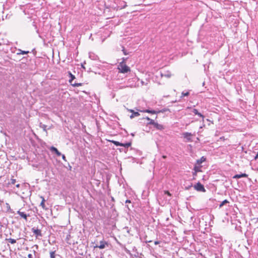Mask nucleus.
Masks as SVG:
<instances>
[{
    "mask_svg": "<svg viewBox=\"0 0 258 258\" xmlns=\"http://www.w3.org/2000/svg\"><path fill=\"white\" fill-rule=\"evenodd\" d=\"M118 69L121 73H126L130 72V68L124 62H120L119 63Z\"/></svg>",
    "mask_w": 258,
    "mask_h": 258,
    "instance_id": "1",
    "label": "nucleus"
},
{
    "mask_svg": "<svg viewBox=\"0 0 258 258\" xmlns=\"http://www.w3.org/2000/svg\"><path fill=\"white\" fill-rule=\"evenodd\" d=\"M68 73H69V75L70 77L69 82L72 86H75V87H78V86H81V83H73V81L74 79H75V76L73 75L70 72H69Z\"/></svg>",
    "mask_w": 258,
    "mask_h": 258,
    "instance_id": "2",
    "label": "nucleus"
},
{
    "mask_svg": "<svg viewBox=\"0 0 258 258\" xmlns=\"http://www.w3.org/2000/svg\"><path fill=\"white\" fill-rule=\"evenodd\" d=\"M194 188L195 189L199 191H205V189L204 188V185L202 184L200 182H198L196 185H195Z\"/></svg>",
    "mask_w": 258,
    "mask_h": 258,
    "instance_id": "3",
    "label": "nucleus"
},
{
    "mask_svg": "<svg viewBox=\"0 0 258 258\" xmlns=\"http://www.w3.org/2000/svg\"><path fill=\"white\" fill-rule=\"evenodd\" d=\"M32 231L34 233V235H36V237L37 236H41V231L40 229H35V228H32Z\"/></svg>",
    "mask_w": 258,
    "mask_h": 258,
    "instance_id": "4",
    "label": "nucleus"
},
{
    "mask_svg": "<svg viewBox=\"0 0 258 258\" xmlns=\"http://www.w3.org/2000/svg\"><path fill=\"white\" fill-rule=\"evenodd\" d=\"M192 136V134L191 133L185 132L183 134V137L186 139L187 141H190L191 138L190 137Z\"/></svg>",
    "mask_w": 258,
    "mask_h": 258,
    "instance_id": "5",
    "label": "nucleus"
},
{
    "mask_svg": "<svg viewBox=\"0 0 258 258\" xmlns=\"http://www.w3.org/2000/svg\"><path fill=\"white\" fill-rule=\"evenodd\" d=\"M247 176H248L247 174H246L245 173H242V174H236V175H235L233 176V178L238 179V178H241V177H246Z\"/></svg>",
    "mask_w": 258,
    "mask_h": 258,
    "instance_id": "6",
    "label": "nucleus"
},
{
    "mask_svg": "<svg viewBox=\"0 0 258 258\" xmlns=\"http://www.w3.org/2000/svg\"><path fill=\"white\" fill-rule=\"evenodd\" d=\"M100 245H96L94 246L95 248L98 247L100 249H103L105 247V245L107 244L106 242H104L103 241H101L100 242Z\"/></svg>",
    "mask_w": 258,
    "mask_h": 258,
    "instance_id": "7",
    "label": "nucleus"
},
{
    "mask_svg": "<svg viewBox=\"0 0 258 258\" xmlns=\"http://www.w3.org/2000/svg\"><path fill=\"white\" fill-rule=\"evenodd\" d=\"M17 213L23 218H24L26 221L27 220V217L28 215H27L26 214H25L24 212H21L20 211H18Z\"/></svg>",
    "mask_w": 258,
    "mask_h": 258,
    "instance_id": "8",
    "label": "nucleus"
},
{
    "mask_svg": "<svg viewBox=\"0 0 258 258\" xmlns=\"http://www.w3.org/2000/svg\"><path fill=\"white\" fill-rule=\"evenodd\" d=\"M50 150L52 152H54L58 156L61 155V153L56 148L54 147H51L50 148Z\"/></svg>",
    "mask_w": 258,
    "mask_h": 258,
    "instance_id": "9",
    "label": "nucleus"
},
{
    "mask_svg": "<svg viewBox=\"0 0 258 258\" xmlns=\"http://www.w3.org/2000/svg\"><path fill=\"white\" fill-rule=\"evenodd\" d=\"M130 111L133 113L130 115V118H133L134 117L138 116L140 115V114L138 112H135L133 110H130Z\"/></svg>",
    "mask_w": 258,
    "mask_h": 258,
    "instance_id": "10",
    "label": "nucleus"
},
{
    "mask_svg": "<svg viewBox=\"0 0 258 258\" xmlns=\"http://www.w3.org/2000/svg\"><path fill=\"white\" fill-rule=\"evenodd\" d=\"M154 126L159 130H162V129H163V125L158 123L157 122H155V124L154 125Z\"/></svg>",
    "mask_w": 258,
    "mask_h": 258,
    "instance_id": "11",
    "label": "nucleus"
},
{
    "mask_svg": "<svg viewBox=\"0 0 258 258\" xmlns=\"http://www.w3.org/2000/svg\"><path fill=\"white\" fill-rule=\"evenodd\" d=\"M192 112L196 114V115H198V116H199L200 117H202L203 118L204 117V115H202L201 113L199 112L198 110L197 109H194L192 110Z\"/></svg>",
    "mask_w": 258,
    "mask_h": 258,
    "instance_id": "12",
    "label": "nucleus"
},
{
    "mask_svg": "<svg viewBox=\"0 0 258 258\" xmlns=\"http://www.w3.org/2000/svg\"><path fill=\"white\" fill-rule=\"evenodd\" d=\"M205 160H206V158H205L204 157H202L201 158V159L197 160V164L200 165L201 163H202Z\"/></svg>",
    "mask_w": 258,
    "mask_h": 258,
    "instance_id": "13",
    "label": "nucleus"
},
{
    "mask_svg": "<svg viewBox=\"0 0 258 258\" xmlns=\"http://www.w3.org/2000/svg\"><path fill=\"white\" fill-rule=\"evenodd\" d=\"M140 111L144 112H148V113H152V114H156L157 113V111H156L155 110H151L149 109H146V110H143V111L141 110Z\"/></svg>",
    "mask_w": 258,
    "mask_h": 258,
    "instance_id": "14",
    "label": "nucleus"
},
{
    "mask_svg": "<svg viewBox=\"0 0 258 258\" xmlns=\"http://www.w3.org/2000/svg\"><path fill=\"white\" fill-rule=\"evenodd\" d=\"M201 166L195 165L194 170V171H195L196 172H201Z\"/></svg>",
    "mask_w": 258,
    "mask_h": 258,
    "instance_id": "15",
    "label": "nucleus"
},
{
    "mask_svg": "<svg viewBox=\"0 0 258 258\" xmlns=\"http://www.w3.org/2000/svg\"><path fill=\"white\" fill-rule=\"evenodd\" d=\"M6 240L8 241L9 242H10L12 244H14L16 242V240L15 239H12V238H6Z\"/></svg>",
    "mask_w": 258,
    "mask_h": 258,
    "instance_id": "16",
    "label": "nucleus"
},
{
    "mask_svg": "<svg viewBox=\"0 0 258 258\" xmlns=\"http://www.w3.org/2000/svg\"><path fill=\"white\" fill-rule=\"evenodd\" d=\"M41 198L42 199V201L40 203V206L42 207L43 209H45V199L43 197H41Z\"/></svg>",
    "mask_w": 258,
    "mask_h": 258,
    "instance_id": "17",
    "label": "nucleus"
},
{
    "mask_svg": "<svg viewBox=\"0 0 258 258\" xmlns=\"http://www.w3.org/2000/svg\"><path fill=\"white\" fill-rule=\"evenodd\" d=\"M6 206L7 211L8 212L12 213V210L11 208L10 205L8 203L6 204Z\"/></svg>",
    "mask_w": 258,
    "mask_h": 258,
    "instance_id": "18",
    "label": "nucleus"
},
{
    "mask_svg": "<svg viewBox=\"0 0 258 258\" xmlns=\"http://www.w3.org/2000/svg\"><path fill=\"white\" fill-rule=\"evenodd\" d=\"M19 51L20 52L17 53L18 54H27L29 53L28 51H26L21 50L20 49H19Z\"/></svg>",
    "mask_w": 258,
    "mask_h": 258,
    "instance_id": "19",
    "label": "nucleus"
},
{
    "mask_svg": "<svg viewBox=\"0 0 258 258\" xmlns=\"http://www.w3.org/2000/svg\"><path fill=\"white\" fill-rule=\"evenodd\" d=\"M131 145V143H125V144H122V143L121 146L124 147L125 148H128V147H130Z\"/></svg>",
    "mask_w": 258,
    "mask_h": 258,
    "instance_id": "20",
    "label": "nucleus"
},
{
    "mask_svg": "<svg viewBox=\"0 0 258 258\" xmlns=\"http://www.w3.org/2000/svg\"><path fill=\"white\" fill-rule=\"evenodd\" d=\"M229 202L227 200H224L220 205L219 207L221 208L225 204L228 203Z\"/></svg>",
    "mask_w": 258,
    "mask_h": 258,
    "instance_id": "21",
    "label": "nucleus"
},
{
    "mask_svg": "<svg viewBox=\"0 0 258 258\" xmlns=\"http://www.w3.org/2000/svg\"><path fill=\"white\" fill-rule=\"evenodd\" d=\"M189 95V92H182L181 93V98H182L184 96H187Z\"/></svg>",
    "mask_w": 258,
    "mask_h": 258,
    "instance_id": "22",
    "label": "nucleus"
},
{
    "mask_svg": "<svg viewBox=\"0 0 258 258\" xmlns=\"http://www.w3.org/2000/svg\"><path fill=\"white\" fill-rule=\"evenodd\" d=\"M112 142L116 146H121L122 143H120L117 141H112Z\"/></svg>",
    "mask_w": 258,
    "mask_h": 258,
    "instance_id": "23",
    "label": "nucleus"
},
{
    "mask_svg": "<svg viewBox=\"0 0 258 258\" xmlns=\"http://www.w3.org/2000/svg\"><path fill=\"white\" fill-rule=\"evenodd\" d=\"M50 258H55V251H51L50 252Z\"/></svg>",
    "mask_w": 258,
    "mask_h": 258,
    "instance_id": "24",
    "label": "nucleus"
},
{
    "mask_svg": "<svg viewBox=\"0 0 258 258\" xmlns=\"http://www.w3.org/2000/svg\"><path fill=\"white\" fill-rule=\"evenodd\" d=\"M122 51L124 55H127L129 54V53L128 52H127V51L124 49V47L122 46Z\"/></svg>",
    "mask_w": 258,
    "mask_h": 258,
    "instance_id": "25",
    "label": "nucleus"
},
{
    "mask_svg": "<svg viewBox=\"0 0 258 258\" xmlns=\"http://www.w3.org/2000/svg\"><path fill=\"white\" fill-rule=\"evenodd\" d=\"M155 123V122L153 120V119H151L150 120V122L148 123V124H152V125H154Z\"/></svg>",
    "mask_w": 258,
    "mask_h": 258,
    "instance_id": "26",
    "label": "nucleus"
},
{
    "mask_svg": "<svg viewBox=\"0 0 258 258\" xmlns=\"http://www.w3.org/2000/svg\"><path fill=\"white\" fill-rule=\"evenodd\" d=\"M164 193L165 194H167V195L169 196H171V194L167 190H165L164 191Z\"/></svg>",
    "mask_w": 258,
    "mask_h": 258,
    "instance_id": "27",
    "label": "nucleus"
},
{
    "mask_svg": "<svg viewBox=\"0 0 258 258\" xmlns=\"http://www.w3.org/2000/svg\"><path fill=\"white\" fill-rule=\"evenodd\" d=\"M164 76L167 78H170L171 76V75L169 73H168L167 74H165Z\"/></svg>",
    "mask_w": 258,
    "mask_h": 258,
    "instance_id": "28",
    "label": "nucleus"
},
{
    "mask_svg": "<svg viewBox=\"0 0 258 258\" xmlns=\"http://www.w3.org/2000/svg\"><path fill=\"white\" fill-rule=\"evenodd\" d=\"M16 182V179H11V183L12 184H15Z\"/></svg>",
    "mask_w": 258,
    "mask_h": 258,
    "instance_id": "29",
    "label": "nucleus"
},
{
    "mask_svg": "<svg viewBox=\"0 0 258 258\" xmlns=\"http://www.w3.org/2000/svg\"><path fill=\"white\" fill-rule=\"evenodd\" d=\"M62 158L64 161H67L66 158L64 155H62Z\"/></svg>",
    "mask_w": 258,
    "mask_h": 258,
    "instance_id": "30",
    "label": "nucleus"
},
{
    "mask_svg": "<svg viewBox=\"0 0 258 258\" xmlns=\"http://www.w3.org/2000/svg\"><path fill=\"white\" fill-rule=\"evenodd\" d=\"M28 256V258H33V255H32V254H30H30H28V256Z\"/></svg>",
    "mask_w": 258,
    "mask_h": 258,
    "instance_id": "31",
    "label": "nucleus"
},
{
    "mask_svg": "<svg viewBox=\"0 0 258 258\" xmlns=\"http://www.w3.org/2000/svg\"><path fill=\"white\" fill-rule=\"evenodd\" d=\"M42 127L43 128V130L46 131V126L44 124L43 125V126H42Z\"/></svg>",
    "mask_w": 258,
    "mask_h": 258,
    "instance_id": "32",
    "label": "nucleus"
},
{
    "mask_svg": "<svg viewBox=\"0 0 258 258\" xmlns=\"http://www.w3.org/2000/svg\"><path fill=\"white\" fill-rule=\"evenodd\" d=\"M127 59V58H124V57H123L122 58V61L121 62H124L125 63V61Z\"/></svg>",
    "mask_w": 258,
    "mask_h": 258,
    "instance_id": "33",
    "label": "nucleus"
},
{
    "mask_svg": "<svg viewBox=\"0 0 258 258\" xmlns=\"http://www.w3.org/2000/svg\"><path fill=\"white\" fill-rule=\"evenodd\" d=\"M197 172H196L195 171H194V172H193L192 174L194 176H196L197 175Z\"/></svg>",
    "mask_w": 258,
    "mask_h": 258,
    "instance_id": "34",
    "label": "nucleus"
},
{
    "mask_svg": "<svg viewBox=\"0 0 258 258\" xmlns=\"http://www.w3.org/2000/svg\"><path fill=\"white\" fill-rule=\"evenodd\" d=\"M154 243H155V245H157V244H158L159 243V241H155Z\"/></svg>",
    "mask_w": 258,
    "mask_h": 258,
    "instance_id": "35",
    "label": "nucleus"
},
{
    "mask_svg": "<svg viewBox=\"0 0 258 258\" xmlns=\"http://www.w3.org/2000/svg\"><path fill=\"white\" fill-rule=\"evenodd\" d=\"M125 203H131V201L128 200H126Z\"/></svg>",
    "mask_w": 258,
    "mask_h": 258,
    "instance_id": "36",
    "label": "nucleus"
},
{
    "mask_svg": "<svg viewBox=\"0 0 258 258\" xmlns=\"http://www.w3.org/2000/svg\"><path fill=\"white\" fill-rule=\"evenodd\" d=\"M146 119L149 121H150L151 120V119L148 117H146Z\"/></svg>",
    "mask_w": 258,
    "mask_h": 258,
    "instance_id": "37",
    "label": "nucleus"
},
{
    "mask_svg": "<svg viewBox=\"0 0 258 258\" xmlns=\"http://www.w3.org/2000/svg\"><path fill=\"white\" fill-rule=\"evenodd\" d=\"M162 158H164V159H165V158H166V156H165V155H163V156H162Z\"/></svg>",
    "mask_w": 258,
    "mask_h": 258,
    "instance_id": "38",
    "label": "nucleus"
},
{
    "mask_svg": "<svg viewBox=\"0 0 258 258\" xmlns=\"http://www.w3.org/2000/svg\"><path fill=\"white\" fill-rule=\"evenodd\" d=\"M19 186H20V184H18L16 185V187H19Z\"/></svg>",
    "mask_w": 258,
    "mask_h": 258,
    "instance_id": "39",
    "label": "nucleus"
},
{
    "mask_svg": "<svg viewBox=\"0 0 258 258\" xmlns=\"http://www.w3.org/2000/svg\"><path fill=\"white\" fill-rule=\"evenodd\" d=\"M141 83H142V85H144V82L143 81H142V82H141Z\"/></svg>",
    "mask_w": 258,
    "mask_h": 258,
    "instance_id": "40",
    "label": "nucleus"
},
{
    "mask_svg": "<svg viewBox=\"0 0 258 258\" xmlns=\"http://www.w3.org/2000/svg\"><path fill=\"white\" fill-rule=\"evenodd\" d=\"M257 157H258V152H257V153L256 154V156L255 158H257Z\"/></svg>",
    "mask_w": 258,
    "mask_h": 258,
    "instance_id": "41",
    "label": "nucleus"
},
{
    "mask_svg": "<svg viewBox=\"0 0 258 258\" xmlns=\"http://www.w3.org/2000/svg\"><path fill=\"white\" fill-rule=\"evenodd\" d=\"M151 242V241H147V242Z\"/></svg>",
    "mask_w": 258,
    "mask_h": 258,
    "instance_id": "42",
    "label": "nucleus"
},
{
    "mask_svg": "<svg viewBox=\"0 0 258 258\" xmlns=\"http://www.w3.org/2000/svg\"><path fill=\"white\" fill-rule=\"evenodd\" d=\"M2 45V44H1V43H0V45Z\"/></svg>",
    "mask_w": 258,
    "mask_h": 258,
    "instance_id": "43",
    "label": "nucleus"
}]
</instances>
